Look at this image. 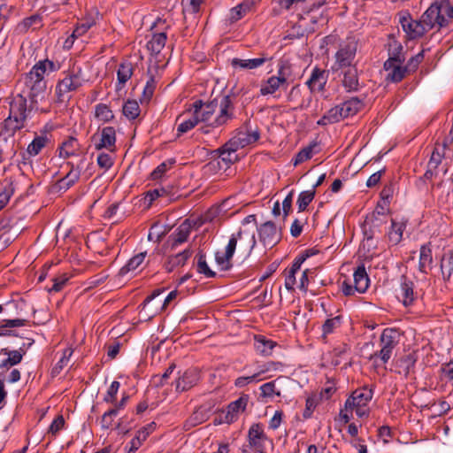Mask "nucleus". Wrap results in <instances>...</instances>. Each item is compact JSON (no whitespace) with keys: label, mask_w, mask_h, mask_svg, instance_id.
I'll return each mask as SVG.
<instances>
[{"label":"nucleus","mask_w":453,"mask_h":453,"mask_svg":"<svg viewBox=\"0 0 453 453\" xmlns=\"http://www.w3.org/2000/svg\"><path fill=\"white\" fill-rule=\"evenodd\" d=\"M417 359V351L415 349L401 358L400 361L404 365V372L406 375L410 372V370L414 367Z\"/></svg>","instance_id":"nucleus-63"},{"label":"nucleus","mask_w":453,"mask_h":453,"mask_svg":"<svg viewBox=\"0 0 453 453\" xmlns=\"http://www.w3.org/2000/svg\"><path fill=\"white\" fill-rule=\"evenodd\" d=\"M254 6L253 1H243L230 10V21L232 23L243 18Z\"/></svg>","instance_id":"nucleus-42"},{"label":"nucleus","mask_w":453,"mask_h":453,"mask_svg":"<svg viewBox=\"0 0 453 453\" xmlns=\"http://www.w3.org/2000/svg\"><path fill=\"white\" fill-rule=\"evenodd\" d=\"M27 322L25 319H4L0 325V336L19 337L15 328L24 326Z\"/></svg>","instance_id":"nucleus-26"},{"label":"nucleus","mask_w":453,"mask_h":453,"mask_svg":"<svg viewBox=\"0 0 453 453\" xmlns=\"http://www.w3.org/2000/svg\"><path fill=\"white\" fill-rule=\"evenodd\" d=\"M399 22L409 40L420 38L427 32L422 22L413 19L408 12L400 16Z\"/></svg>","instance_id":"nucleus-15"},{"label":"nucleus","mask_w":453,"mask_h":453,"mask_svg":"<svg viewBox=\"0 0 453 453\" xmlns=\"http://www.w3.org/2000/svg\"><path fill=\"white\" fill-rule=\"evenodd\" d=\"M433 264V254L431 242H427L423 244L420 247L419 251V261H418V270L420 273L427 274L428 271L432 269Z\"/></svg>","instance_id":"nucleus-28"},{"label":"nucleus","mask_w":453,"mask_h":453,"mask_svg":"<svg viewBox=\"0 0 453 453\" xmlns=\"http://www.w3.org/2000/svg\"><path fill=\"white\" fill-rule=\"evenodd\" d=\"M163 291L164 289L160 288L155 289L139 306V317L141 320L149 321L163 311L161 299H157Z\"/></svg>","instance_id":"nucleus-8"},{"label":"nucleus","mask_w":453,"mask_h":453,"mask_svg":"<svg viewBox=\"0 0 453 453\" xmlns=\"http://www.w3.org/2000/svg\"><path fill=\"white\" fill-rule=\"evenodd\" d=\"M62 74L64 77L58 81L55 88L56 102L58 104L68 103L72 98L70 93L78 91L87 81L81 66L69 67Z\"/></svg>","instance_id":"nucleus-2"},{"label":"nucleus","mask_w":453,"mask_h":453,"mask_svg":"<svg viewBox=\"0 0 453 453\" xmlns=\"http://www.w3.org/2000/svg\"><path fill=\"white\" fill-rule=\"evenodd\" d=\"M436 405L438 406L436 416L441 417L448 414L453 406V395L449 394L446 397L440 398L438 402H434L431 406Z\"/></svg>","instance_id":"nucleus-52"},{"label":"nucleus","mask_w":453,"mask_h":453,"mask_svg":"<svg viewBox=\"0 0 453 453\" xmlns=\"http://www.w3.org/2000/svg\"><path fill=\"white\" fill-rule=\"evenodd\" d=\"M159 27L162 31L155 32L152 34L151 39L147 42V48L153 55H158L164 49L167 35L166 30L170 27V25L166 24V20L161 18H157L151 26V29Z\"/></svg>","instance_id":"nucleus-11"},{"label":"nucleus","mask_w":453,"mask_h":453,"mask_svg":"<svg viewBox=\"0 0 453 453\" xmlns=\"http://www.w3.org/2000/svg\"><path fill=\"white\" fill-rule=\"evenodd\" d=\"M90 139L94 142L96 150L103 149L110 152H115L116 150V131L113 127H105L99 129Z\"/></svg>","instance_id":"nucleus-10"},{"label":"nucleus","mask_w":453,"mask_h":453,"mask_svg":"<svg viewBox=\"0 0 453 453\" xmlns=\"http://www.w3.org/2000/svg\"><path fill=\"white\" fill-rule=\"evenodd\" d=\"M27 99L20 92L13 96L9 102V116L2 123V129L14 136L15 133L25 127L30 112L35 109L27 104Z\"/></svg>","instance_id":"nucleus-1"},{"label":"nucleus","mask_w":453,"mask_h":453,"mask_svg":"<svg viewBox=\"0 0 453 453\" xmlns=\"http://www.w3.org/2000/svg\"><path fill=\"white\" fill-rule=\"evenodd\" d=\"M95 117L104 123L110 122L114 119V114L111 108L105 104H98L95 107Z\"/></svg>","instance_id":"nucleus-53"},{"label":"nucleus","mask_w":453,"mask_h":453,"mask_svg":"<svg viewBox=\"0 0 453 453\" xmlns=\"http://www.w3.org/2000/svg\"><path fill=\"white\" fill-rule=\"evenodd\" d=\"M14 136H9V133L2 130L0 135V164L7 158H12L17 150L15 149Z\"/></svg>","instance_id":"nucleus-20"},{"label":"nucleus","mask_w":453,"mask_h":453,"mask_svg":"<svg viewBox=\"0 0 453 453\" xmlns=\"http://www.w3.org/2000/svg\"><path fill=\"white\" fill-rule=\"evenodd\" d=\"M358 42L355 38H347L339 45V49L335 53V62L333 65L334 71L342 70L349 66H356L354 63Z\"/></svg>","instance_id":"nucleus-4"},{"label":"nucleus","mask_w":453,"mask_h":453,"mask_svg":"<svg viewBox=\"0 0 453 453\" xmlns=\"http://www.w3.org/2000/svg\"><path fill=\"white\" fill-rule=\"evenodd\" d=\"M134 73L133 64L129 61H123L119 65L117 70L118 84L117 89H121Z\"/></svg>","instance_id":"nucleus-34"},{"label":"nucleus","mask_w":453,"mask_h":453,"mask_svg":"<svg viewBox=\"0 0 453 453\" xmlns=\"http://www.w3.org/2000/svg\"><path fill=\"white\" fill-rule=\"evenodd\" d=\"M156 85H157V82H156L155 77L153 75H150V77L147 81L146 85L143 88V92H142V100L143 101H145L147 103L150 101V99L152 98V96L154 95Z\"/></svg>","instance_id":"nucleus-61"},{"label":"nucleus","mask_w":453,"mask_h":453,"mask_svg":"<svg viewBox=\"0 0 453 453\" xmlns=\"http://www.w3.org/2000/svg\"><path fill=\"white\" fill-rule=\"evenodd\" d=\"M248 447L257 453H265V441H269L261 423H253L247 434Z\"/></svg>","instance_id":"nucleus-12"},{"label":"nucleus","mask_w":453,"mask_h":453,"mask_svg":"<svg viewBox=\"0 0 453 453\" xmlns=\"http://www.w3.org/2000/svg\"><path fill=\"white\" fill-rule=\"evenodd\" d=\"M344 119L340 104L329 109L317 122L319 126H327L329 124L338 123Z\"/></svg>","instance_id":"nucleus-37"},{"label":"nucleus","mask_w":453,"mask_h":453,"mask_svg":"<svg viewBox=\"0 0 453 453\" xmlns=\"http://www.w3.org/2000/svg\"><path fill=\"white\" fill-rule=\"evenodd\" d=\"M206 420L205 414L202 411H195L184 422L183 428L188 431L203 423Z\"/></svg>","instance_id":"nucleus-55"},{"label":"nucleus","mask_w":453,"mask_h":453,"mask_svg":"<svg viewBox=\"0 0 453 453\" xmlns=\"http://www.w3.org/2000/svg\"><path fill=\"white\" fill-rule=\"evenodd\" d=\"M315 147H318L317 142H313L310 143L308 146L303 148L292 159L293 165L296 166L303 163L304 161L311 158L313 155V150Z\"/></svg>","instance_id":"nucleus-51"},{"label":"nucleus","mask_w":453,"mask_h":453,"mask_svg":"<svg viewBox=\"0 0 453 453\" xmlns=\"http://www.w3.org/2000/svg\"><path fill=\"white\" fill-rule=\"evenodd\" d=\"M42 27V17L40 14H33L23 19L16 26L15 31L18 34H26L30 28L37 29Z\"/></svg>","instance_id":"nucleus-31"},{"label":"nucleus","mask_w":453,"mask_h":453,"mask_svg":"<svg viewBox=\"0 0 453 453\" xmlns=\"http://www.w3.org/2000/svg\"><path fill=\"white\" fill-rule=\"evenodd\" d=\"M246 146H247V142L238 140V136L235 134V135L233 138H231L228 142H226L223 146L217 149L214 152L218 156H223L226 154L230 156L232 153H234L239 149L244 148Z\"/></svg>","instance_id":"nucleus-38"},{"label":"nucleus","mask_w":453,"mask_h":453,"mask_svg":"<svg viewBox=\"0 0 453 453\" xmlns=\"http://www.w3.org/2000/svg\"><path fill=\"white\" fill-rule=\"evenodd\" d=\"M60 68L59 64H57L50 59L40 60L37 62L30 71L40 74V76L44 77L47 71L49 72H56Z\"/></svg>","instance_id":"nucleus-45"},{"label":"nucleus","mask_w":453,"mask_h":453,"mask_svg":"<svg viewBox=\"0 0 453 453\" xmlns=\"http://www.w3.org/2000/svg\"><path fill=\"white\" fill-rule=\"evenodd\" d=\"M249 399L248 395H242L237 400L231 402L225 410L219 411L213 420L214 425L234 423L239 418V415L246 410Z\"/></svg>","instance_id":"nucleus-5"},{"label":"nucleus","mask_w":453,"mask_h":453,"mask_svg":"<svg viewBox=\"0 0 453 453\" xmlns=\"http://www.w3.org/2000/svg\"><path fill=\"white\" fill-rule=\"evenodd\" d=\"M267 59L265 58H257L252 59H240L234 58L231 61V65L234 68L242 69H255L263 65Z\"/></svg>","instance_id":"nucleus-41"},{"label":"nucleus","mask_w":453,"mask_h":453,"mask_svg":"<svg viewBox=\"0 0 453 453\" xmlns=\"http://www.w3.org/2000/svg\"><path fill=\"white\" fill-rule=\"evenodd\" d=\"M67 165L70 166L69 172L58 181V189L63 191H66L73 186L81 176V169L79 166L75 167L72 162H67Z\"/></svg>","instance_id":"nucleus-25"},{"label":"nucleus","mask_w":453,"mask_h":453,"mask_svg":"<svg viewBox=\"0 0 453 453\" xmlns=\"http://www.w3.org/2000/svg\"><path fill=\"white\" fill-rule=\"evenodd\" d=\"M405 224L396 222L395 219H391V228L388 232L389 242L393 244H398L403 238V232L405 229Z\"/></svg>","instance_id":"nucleus-48"},{"label":"nucleus","mask_w":453,"mask_h":453,"mask_svg":"<svg viewBox=\"0 0 453 453\" xmlns=\"http://www.w3.org/2000/svg\"><path fill=\"white\" fill-rule=\"evenodd\" d=\"M194 264L198 273L203 274L206 278H214L216 276V273L209 267L206 262V255L203 250H199L195 256Z\"/></svg>","instance_id":"nucleus-39"},{"label":"nucleus","mask_w":453,"mask_h":453,"mask_svg":"<svg viewBox=\"0 0 453 453\" xmlns=\"http://www.w3.org/2000/svg\"><path fill=\"white\" fill-rule=\"evenodd\" d=\"M234 118V96L224 95L219 101V112L211 122V126L218 128L227 125Z\"/></svg>","instance_id":"nucleus-9"},{"label":"nucleus","mask_w":453,"mask_h":453,"mask_svg":"<svg viewBox=\"0 0 453 453\" xmlns=\"http://www.w3.org/2000/svg\"><path fill=\"white\" fill-rule=\"evenodd\" d=\"M191 255L192 250L190 249H186L174 256H170L165 263L164 267L168 273H171L174 268L183 266Z\"/></svg>","instance_id":"nucleus-32"},{"label":"nucleus","mask_w":453,"mask_h":453,"mask_svg":"<svg viewBox=\"0 0 453 453\" xmlns=\"http://www.w3.org/2000/svg\"><path fill=\"white\" fill-rule=\"evenodd\" d=\"M257 232L259 242L265 248H273L282 238L281 228H278L276 224L272 220L257 226Z\"/></svg>","instance_id":"nucleus-7"},{"label":"nucleus","mask_w":453,"mask_h":453,"mask_svg":"<svg viewBox=\"0 0 453 453\" xmlns=\"http://www.w3.org/2000/svg\"><path fill=\"white\" fill-rule=\"evenodd\" d=\"M202 103L201 99H196L192 104L188 105V107L186 109L185 113L191 112L192 115L189 119L183 120L178 125L177 127V136H180L181 134L192 130L195 128L201 121L198 119L197 114L199 113L200 109L202 108ZM182 117L181 115H179L177 117L176 121L180 120Z\"/></svg>","instance_id":"nucleus-14"},{"label":"nucleus","mask_w":453,"mask_h":453,"mask_svg":"<svg viewBox=\"0 0 453 453\" xmlns=\"http://www.w3.org/2000/svg\"><path fill=\"white\" fill-rule=\"evenodd\" d=\"M387 221L380 217L372 214L367 215L363 225V234L367 240L375 238L378 234L382 233L381 226Z\"/></svg>","instance_id":"nucleus-18"},{"label":"nucleus","mask_w":453,"mask_h":453,"mask_svg":"<svg viewBox=\"0 0 453 453\" xmlns=\"http://www.w3.org/2000/svg\"><path fill=\"white\" fill-rule=\"evenodd\" d=\"M146 256V251L134 255L123 267L120 268L119 274L124 276L127 273L136 270L143 263Z\"/></svg>","instance_id":"nucleus-44"},{"label":"nucleus","mask_w":453,"mask_h":453,"mask_svg":"<svg viewBox=\"0 0 453 453\" xmlns=\"http://www.w3.org/2000/svg\"><path fill=\"white\" fill-rule=\"evenodd\" d=\"M280 88L283 89H287L288 88L283 85V80L271 76L266 81H262L260 86V95H273Z\"/></svg>","instance_id":"nucleus-35"},{"label":"nucleus","mask_w":453,"mask_h":453,"mask_svg":"<svg viewBox=\"0 0 453 453\" xmlns=\"http://www.w3.org/2000/svg\"><path fill=\"white\" fill-rule=\"evenodd\" d=\"M392 66L385 69L388 73L386 80L390 82L397 83L402 81L404 77L409 74L406 67L402 66V64L392 63Z\"/></svg>","instance_id":"nucleus-40"},{"label":"nucleus","mask_w":453,"mask_h":453,"mask_svg":"<svg viewBox=\"0 0 453 453\" xmlns=\"http://www.w3.org/2000/svg\"><path fill=\"white\" fill-rule=\"evenodd\" d=\"M26 352L27 349L22 347L17 350H11L7 348L2 349L0 353L8 356V357L2 361L0 368H6L19 364Z\"/></svg>","instance_id":"nucleus-30"},{"label":"nucleus","mask_w":453,"mask_h":453,"mask_svg":"<svg viewBox=\"0 0 453 453\" xmlns=\"http://www.w3.org/2000/svg\"><path fill=\"white\" fill-rule=\"evenodd\" d=\"M199 380V373L196 369L187 370L176 381V390L183 392L190 389Z\"/></svg>","instance_id":"nucleus-24"},{"label":"nucleus","mask_w":453,"mask_h":453,"mask_svg":"<svg viewBox=\"0 0 453 453\" xmlns=\"http://www.w3.org/2000/svg\"><path fill=\"white\" fill-rule=\"evenodd\" d=\"M276 345V342H256L255 349L258 354L267 357L272 355Z\"/></svg>","instance_id":"nucleus-59"},{"label":"nucleus","mask_w":453,"mask_h":453,"mask_svg":"<svg viewBox=\"0 0 453 453\" xmlns=\"http://www.w3.org/2000/svg\"><path fill=\"white\" fill-rule=\"evenodd\" d=\"M354 288L358 293H365L370 285V278L364 264L359 265L354 272Z\"/></svg>","instance_id":"nucleus-27"},{"label":"nucleus","mask_w":453,"mask_h":453,"mask_svg":"<svg viewBox=\"0 0 453 453\" xmlns=\"http://www.w3.org/2000/svg\"><path fill=\"white\" fill-rule=\"evenodd\" d=\"M405 61L403 47L398 41L389 43L388 58L384 63V69H388L392 63L403 64Z\"/></svg>","instance_id":"nucleus-23"},{"label":"nucleus","mask_w":453,"mask_h":453,"mask_svg":"<svg viewBox=\"0 0 453 453\" xmlns=\"http://www.w3.org/2000/svg\"><path fill=\"white\" fill-rule=\"evenodd\" d=\"M201 103L203 105L197 116L201 122H207L211 119V118L216 111L218 101L217 99H213L207 103H204L203 100H201Z\"/></svg>","instance_id":"nucleus-43"},{"label":"nucleus","mask_w":453,"mask_h":453,"mask_svg":"<svg viewBox=\"0 0 453 453\" xmlns=\"http://www.w3.org/2000/svg\"><path fill=\"white\" fill-rule=\"evenodd\" d=\"M80 144L78 140L73 136H69L58 147L59 157L68 158L76 156L79 151Z\"/></svg>","instance_id":"nucleus-36"},{"label":"nucleus","mask_w":453,"mask_h":453,"mask_svg":"<svg viewBox=\"0 0 453 453\" xmlns=\"http://www.w3.org/2000/svg\"><path fill=\"white\" fill-rule=\"evenodd\" d=\"M96 163L100 168L107 171L113 165L114 159L110 154L101 152L97 156Z\"/></svg>","instance_id":"nucleus-64"},{"label":"nucleus","mask_w":453,"mask_h":453,"mask_svg":"<svg viewBox=\"0 0 453 453\" xmlns=\"http://www.w3.org/2000/svg\"><path fill=\"white\" fill-rule=\"evenodd\" d=\"M49 139L46 135H37L28 144L27 151L30 156H37L41 150L46 146Z\"/></svg>","instance_id":"nucleus-50"},{"label":"nucleus","mask_w":453,"mask_h":453,"mask_svg":"<svg viewBox=\"0 0 453 453\" xmlns=\"http://www.w3.org/2000/svg\"><path fill=\"white\" fill-rule=\"evenodd\" d=\"M441 271L444 281H449L453 273V253L444 254L441 259Z\"/></svg>","instance_id":"nucleus-47"},{"label":"nucleus","mask_w":453,"mask_h":453,"mask_svg":"<svg viewBox=\"0 0 453 453\" xmlns=\"http://www.w3.org/2000/svg\"><path fill=\"white\" fill-rule=\"evenodd\" d=\"M442 10H444L443 6L434 2L422 14L419 20L427 32L435 27H438V30H440L449 26V19L441 13Z\"/></svg>","instance_id":"nucleus-6"},{"label":"nucleus","mask_w":453,"mask_h":453,"mask_svg":"<svg viewBox=\"0 0 453 453\" xmlns=\"http://www.w3.org/2000/svg\"><path fill=\"white\" fill-rule=\"evenodd\" d=\"M196 225L195 221L186 219L176 230L169 236L172 241V249L176 248L178 245L187 242L193 226Z\"/></svg>","instance_id":"nucleus-19"},{"label":"nucleus","mask_w":453,"mask_h":453,"mask_svg":"<svg viewBox=\"0 0 453 453\" xmlns=\"http://www.w3.org/2000/svg\"><path fill=\"white\" fill-rule=\"evenodd\" d=\"M365 106L363 100L358 97H351L350 99L340 104L344 119L352 117L360 111Z\"/></svg>","instance_id":"nucleus-33"},{"label":"nucleus","mask_w":453,"mask_h":453,"mask_svg":"<svg viewBox=\"0 0 453 453\" xmlns=\"http://www.w3.org/2000/svg\"><path fill=\"white\" fill-rule=\"evenodd\" d=\"M316 195V191L314 189H309L305 191H302L297 197V206L298 211H304L309 204L312 202Z\"/></svg>","instance_id":"nucleus-54"},{"label":"nucleus","mask_w":453,"mask_h":453,"mask_svg":"<svg viewBox=\"0 0 453 453\" xmlns=\"http://www.w3.org/2000/svg\"><path fill=\"white\" fill-rule=\"evenodd\" d=\"M14 186L12 182L7 183L0 192V211L9 203L10 198L14 194Z\"/></svg>","instance_id":"nucleus-58"},{"label":"nucleus","mask_w":453,"mask_h":453,"mask_svg":"<svg viewBox=\"0 0 453 453\" xmlns=\"http://www.w3.org/2000/svg\"><path fill=\"white\" fill-rule=\"evenodd\" d=\"M372 395L373 390L367 386L357 388L352 392V394L347 398L345 402L346 411H352L354 407L367 405L372 400Z\"/></svg>","instance_id":"nucleus-16"},{"label":"nucleus","mask_w":453,"mask_h":453,"mask_svg":"<svg viewBox=\"0 0 453 453\" xmlns=\"http://www.w3.org/2000/svg\"><path fill=\"white\" fill-rule=\"evenodd\" d=\"M319 401L316 395H310L307 397L305 402V409L303 412V418L308 419L312 416L314 410L316 409Z\"/></svg>","instance_id":"nucleus-62"},{"label":"nucleus","mask_w":453,"mask_h":453,"mask_svg":"<svg viewBox=\"0 0 453 453\" xmlns=\"http://www.w3.org/2000/svg\"><path fill=\"white\" fill-rule=\"evenodd\" d=\"M327 79L328 71L315 66L305 84L311 92H323L325 90Z\"/></svg>","instance_id":"nucleus-17"},{"label":"nucleus","mask_w":453,"mask_h":453,"mask_svg":"<svg viewBox=\"0 0 453 453\" xmlns=\"http://www.w3.org/2000/svg\"><path fill=\"white\" fill-rule=\"evenodd\" d=\"M342 70V86L348 92L357 91L359 89V79L357 65L346 67Z\"/></svg>","instance_id":"nucleus-22"},{"label":"nucleus","mask_w":453,"mask_h":453,"mask_svg":"<svg viewBox=\"0 0 453 453\" xmlns=\"http://www.w3.org/2000/svg\"><path fill=\"white\" fill-rule=\"evenodd\" d=\"M73 353V349L68 347L63 350V355L59 361L52 367L50 371V376L55 378L60 374L64 367H65Z\"/></svg>","instance_id":"nucleus-46"},{"label":"nucleus","mask_w":453,"mask_h":453,"mask_svg":"<svg viewBox=\"0 0 453 453\" xmlns=\"http://www.w3.org/2000/svg\"><path fill=\"white\" fill-rule=\"evenodd\" d=\"M342 317L338 315L331 319H327L322 326V335L326 337L327 334L342 325Z\"/></svg>","instance_id":"nucleus-56"},{"label":"nucleus","mask_w":453,"mask_h":453,"mask_svg":"<svg viewBox=\"0 0 453 453\" xmlns=\"http://www.w3.org/2000/svg\"><path fill=\"white\" fill-rule=\"evenodd\" d=\"M120 383L117 380L111 382L108 390L104 396V402L108 403H114L117 400V394L119 389Z\"/></svg>","instance_id":"nucleus-60"},{"label":"nucleus","mask_w":453,"mask_h":453,"mask_svg":"<svg viewBox=\"0 0 453 453\" xmlns=\"http://www.w3.org/2000/svg\"><path fill=\"white\" fill-rule=\"evenodd\" d=\"M238 140L247 142V146L255 143L260 138V133L257 128L252 129L250 127V121L247 120L243 127L236 130Z\"/></svg>","instance_id":"nucleus-29"},{"label":"nucleus","mask_w":453,"mask_h":453,"mask_svg":"<svg viewBox=\"0 0 453 453\" xmlns=\"http://www.w3.org/2000/svg\"><path fill=\"white\" fill-rule=\"evenodd\" d=\"M415 284L405 275L401 276L400 289L402 293V303L405 307L413 304L417 298V293L414 292Z\"/></svg>","instance_id":"nucleus-21"},{"label":"nucleus","mask_w":453,"mask_h":453,"mask_svg":"<svg viewBox=\"0 0 453 453\" xmlns=\"http://www.w3.org/2000/svg\"><path fill=\"white\" fill-rule=\"evenodd\" d=\"M123 115L129 120L137 119L141 113V109L135 100H127L122 107Z\"/></svg>","instance_id":"nucleus-49"},{"label":"nucleus","mask_w":453,"mask_h":453,"mask_svg":"<svg viewBox=\"0 0 453 453\" xmlns=\"http://www.w3.org/2000/svg\"><path fill=\"white\" fill-rule=\"evenodd\" d=\"M175 164V159L171 158L157 165L150 173V179L157 180L160 179Z\"/></svg>","instance_id":"nucleus-57"},{"label":"nucleus","mask_w":453,"mask_h":453,"mask_svg":"<svg viewBox=\"0 0 453 453\" xmlns=\"http://www.w3.org/2000/svg\"><path fill=\"white\" fill-rule=\"evenodd\" d=\"M243 233L244 232L240 229L237 233L233 234L226 247L225 253L222 255H220L219 252L216 253L215 260L217 264L220 266L221 270L228 271L233 267L231 259L236 250L237 242L242 239Z\"/></svg>","instance_id":"nucleus-13"},{"label":"nucleus","mask_w":453,"mask_h":453,"mask_svg":"<svg viewBox=\"0 0 453 453\" xmlns=\"http://www.w3.org/2000/svg\"><path fill=\"white\" fill-rule=\"evenodd\" d=\"M23 83L20 93L30 102V107L37 108L39 101L44 99L47 81L44 77L32 71L25 73L19 81Z\"/></svg>","instance_id":"nucleus-3"}]
</instances>
